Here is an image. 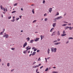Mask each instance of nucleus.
Wrapping results in <instances>:
<instances>
[{
  "label": "nucleus",
  "instance_id": "f257e3e1",
  "mask_svg": "<svg viewBox=\"0 0 73 73\" xmlns=\"http://www.w3.org/2000/svg\"><path fill=\"white\" fill-rule=\"evenodd\" d=\"M51 49L52 52H56V50H57V48H54L53 47H52L51 48Z\"/></svg>",
  "mask_w": 73,
  "mask_h": 73
},
{
  "label": "nucleus",
  "instance_id": "f03ea898",
  "mask_svg": "<svg viewBox=\"0 0 73 73\" xmlns=\"http://www.w3.org/2000/svg\"><path fill=\"white\" fill-rule=\"evenodd\" d=\"M3 37H6V38H8L9 36L8 35H7L6 33H5Z\"/></svg>",
  "mask_w": 73,
  "mask_h": 73
},
{
  "label": "nucleus",
  "instance_id": "7ed1b4c3",
  "mask_svg": "<svg viewBox=\"0 0 73 73\" xmlns=\"http://www.w3.org/2000/svg\"><path fill=\"white\" fill-rule=\"evenodd\" d=\"M62 17H58L56 19H55V20H58L59 19H60L61 18H62Z\"/></svg>",
  "mask_w": 73,
  "mask_h": 73
},
{
  "label": "nucleus",
  "instance_id": "20e7f679",
  "mask_svg": "<svg viewBox=\"0 0 73 73\" xmlns=\"http://www.w3.org/2000/svg\"><path fill=\"white\" fill-rule=\"evenodd\" d=\"M40 39V38H36V39H34V40L35 41H38L39 40V39Z\"/></svg>",
  "mask_w": 73,
  "mask_h": 73
},
{
  "label": "nucleus",
  "instance_id": "39448f33",
  "mask_svg": "<svg viewBox=\"0 0 73 73\" xmlns=\"http://www.w3.org/2000/svg\"><path fill=\"white\" fill-rule=\"evenodd\" d=\"M56 31H54L53 32V33H52V35L51 36H53L54 35H56Z\"/></svg>",
  "mask_w": 73,
  "mask_h": 73
},
{
  "label": "nucleus",
  "instance_id": "423d86ee",
  "mask_svg": "<svg viewBox=\"0 0 73 73\" xmlns=\"http://www.w3.org/2000/svg\"><path fill=\"white\" fill-rule=\"evenodd\" d=\"M56 25V23H53L52 24V26L54 28Z\"/></svg>",
  "mask_w": 73,
  "mask_h": 73
},
{
  "label": "nucleus",
  "instance_id": "0eeeda50",
  "mask_svg": "<svg viewBox=\"0 0 73 73\" xmlns=\"http://www.w3.org/2000/svg\"><path fill=\"white\" fill-rule=\"evenodd\" d=\"M27 45V42H25V44H23V48H25V47Z\"/></svg>",
  "mask_w": 73,
  "mask_h": 73
},
{
  "label": "nucleus",
  "instance_id": "6e6552de",
  "mask_svg": "<svg viewBox=\"0 0 73 73\" xmlns=\"http://www.w3.org/2000/svg\"><path fill=\"white\" fill-rule=\"evenodd\" d=\"M31 47H29V46H28L26 48V49L27 51H28L29 50V49H31Z\"/></svg>",
  "mask_w": 73,
  "mask_h": 73
},
{
  "label": "nucleus",
  "instance_id": "1a4fd4ad",
  "mask_svg": "<svg viewBox=\"0 0 73 73\" xmlns=\"http://www.w3.org/2000/svg\"><path fill=\"white\" fill-rule=\"evenodd\" d=\"M44 36H43V35H41L40 36L41 40H42V39L44 38Z\"/></svg>",
  "mask_w": 73,
  "mask_h": 73
},
{
  "label": "nucleus",
  "instance_id": "9d476101",
  "mask_svg": "<svg viewBox=\"0 0 73 73\" xmlns=\"http://www.w3.org/2000/svg\"><path fill=\"white\" fill-rule=\"evenodd\" d=\"M54 28H52L50 30V32H53V30H54Z\"/></svg>",
  "mask_w": 73,
  "mask_h": 73
},
{
  "label": "nucleus",
  "instance_id": "9b49d317",
  "mask_svg": "<svg viewBox=\"0 0 73 73\" xmlns=\"http://www.w3.org/2000/svg\"><path fill=\"white\" fill-rule=\"evenodd\" d=\"M52 11V8H50L49 9V12H50V13H51V11Z\"/></svg>",
  "mask_w": 73,
  "mask_h": 73
},
{
  "label": "nucleus",
  "instance_id": "f8f14e48",
  "mask_svg": "<svg viewBox=\"0 0 73 73\" xmlns=\"http://www.w3.org/2000/svg\"><path fill=\"white\" fill-rule=\"evenodd\" d=\"M61 44V42H60L55 43V45H59V44Z\"/></svg>",
  "mask_w": 73,
  "mask_h": 73
},
{
  "label": "nucleus",
  "instance_id": "ddd939ff",
  "mask_svg": "<svg viewBox=\"0 0 73 73\" xmlns=\"http://www.w3.org/2000/svg\"><path fill=\"white\" fill-rule=\"evenodd\" d=\"M57 35L58 36L60 35V31H58L57 32Z\"/></svg>",
  "mask_w": 73,
  "mask_h": 73
},
{
  "label": "nucleus",
  "instance_id": "4468645a",
  "mask_svg": "<svg viewBox=\"0 0 73 73\" xmlns=\"http://www.w3.org/2000/svg\"><path fill=\"white\" fill-rule=\"evenodd\" d=\"M3 10L4 11H8V10H7V8H6V9H5V8H3Z\"/></svg>",
  "mask_w": 73,
  "mask_h": 73
},
{
  "label": "nucleus",
  "instance_id": "2eb2a0df",
  "mask_svg": "<svg viewBox=\"0 0 73 73\" xmlns=\"http://www.w3.org/2000/svg\"><path fill=\"white\" fill-rule=\"evenodd\" d=\"M36 52H34L33 53V54H32V56H35V54H36Z\"/></svg>",
  "mask_w": 73,
  "mask_h": 73
},
{
  "label": "nucleus",
  "instance_id": "dca6fc26",
  "mask_svg": "<svg viewBox=\"0 0 73 73\" xmlns=\"http://www.w3.org/2000/svg\"><path fill=\"white\" fill-rule=\"evenodd\" d=\"M69 27V28H70L69 29L70 30H72V29H73V27Z\"/></svg>",
  "mask_w": 73,
  "mask_h": 73
},
{
  "label": "nucleus",
  "instance_id": "f3484780",
  "mask_svg": "<svg viewBox=\"0 0 73 73\" xmlns=\"http://www.w3.org/2000/svg\"><path fill=\"white\" fill-rule=\"evenodd\" d=\"M65 30H66V29H68L69 28V27H68V26H66L65 27Z\"/></svg>",
  "mask_w": 73,
  "mask_h": 73
},
{
  "label": "nucleus",
  "instance_id": "a211bd4d",
  "mask_svg": "<svg viewBox=\"0 0 73 73\" xmlns=\"http://www.w3.org/2000/svg\"><path fill=\"white\" fill-rule=\"evenodd\" d=\"M38 66H39L38 65V66H33V68H37V67H38Z\"/></svg>",
  "mask_w": 73,
  "mask_h": 73
},
{
  "label": "nucleus",
  "instance_id": "6ab92c4d",
  "mask_svg": "<svg viewBox=\"0 0 73 73\" xmlns=\"http://www.w3.org/2000/svg\"><path fill=\"white\" fill-rule=\"evenodd\" d=\"M26 40H27V41H29L30 40V38L29 37L27 38H26Z\"/></svg>",
  "mask_w": 73,
  "mask_h": 73
},
{
  "label": "nucleus",
  "instance_id": "aec40b11",
  "mask_svg": "<svg viewBox=\"0 0 73 73\" xmlns=\"http://www.w3.org/2000/svg\"><path fill=\"white\" fill-rule=\"evenodd\" d=\"M47 52L48 54H49V52H50V49L49 48H48Z\"/></svg>",
  "mask_w": 73,
  "mask_h": 73
},
{
  "label": "nucleus",
  "instance_id": "412c9836",
  "mask_svg": "<svg viewBox=\"0 0 73 73\" xmlns=\"http://www.w3.org/2000/svg\"><path fill=\"white\" fill-rule=\"evenodd\" d=\"M66 34H62L61 36H66Z\"/></svg>",
  "mask_w": 73,
  "mask_h": 73
},
{
  "label": "nucleus",
  "instance_id": "4be33fe9",
  "mask_svg": "<svg viewBox=\"0 0 73 73\" xmlns=\"http://www.w3.org/2000/svg\"><path fill=\"white\" fill-rule=\"evenodd\" d=\"M27 50H25H25L23 51V53L25 54L27 53Z\"/></svg>",
  "mask_w": 73,
  "mask_h": 73
},
{
  "label": "nucleus",
  "instance_id": "5701e85b",
  "mask_svg": "<svg viewBox=\"0 0 73 73\" xmlns=\"http://www.w3.org/2000/svg\"><path fill=\"white\" fill-rule=\"evenodd\" d=\"M48 70L49 68H47L46 69L45 71V72H47V71H48Z\"/></svg>",
  "mask_w": 73,
  "mask_h": 73
},
{
  "label": "nucleus",
  "instance_id": "b1692460",
  "mask_svg": "<svg viewBox=\"0 0 73 73\" xmlns=\"http://www.w3.org/2000/svg\"><path fill=\"white\" fill-rule=\"evenodd\" d=\"M33 41H34V40H31L30 41V42L31 43H33Z\"/></svg>",
  "mask_w": 73,
  "mask_h": 73
},
{
  "label": "nucleus",
  "instance_id": "393cba45",
  "mask_svg": "<svg viewBox=\"0 0 73 73\" xmlns=\"http://www.w3.org/2000/svg\"><path fill=\"white\" fill-rule=\"evenodd\" d=\"M67 25V24H64L62 25V26H63L64 27H65V26Z\"/></svg>",
  "mask_w": 73,
  "mask_h": 73
},
{
  "label": "nucleus",
  "instance_id": "a878e982",
  "mask_svg": "<svg viewBox=\"0 0 73 73\" xmlns=\"http://www.w3.org/2000/svg\"><path fill=\"white\" fill-rule=\"evenodd\" d=\"M40 58H39L38 60V61H41V59H40Z\"/></svg>",
  "mask_w": 73,
  "mask_h": 73
},
{
  "label": "nucleus",
  "instance_id": "bb28decb",
  "mask_svg": "<svg viewBox=\"0 0 73 73\" xmlns=\"http://www.w3.org/2000/svg\"><path fill=\"white\" fill-rule=\"evenodd\" d=\"M64 33H66L65 30H64L63 32V34H64Z\"/></svg>",
  "mask_w": 73,
  "mask_h": 73
},
{
  "label": "nucleus",
  "instance_id": "cd10ccee",
  "mask_svg": "<svg viewBox=\"0 0 73 73\" xmlns=\"http://www.w3.org/2000/svg\"><path fill=\"white\" fill-rule=\"evenodd\" d=\"M32 12H33V14H34L35 13V11H34V9H33Z\"/></svg>",
  "mask_w": 73,
  "mask_h": 73
},
{
  "label": "nucleus",
  "instance_id": "c85d7f7f",
  "mask_svg": "<svg viewBox=\"0 0 73 73\" xmlns=\"http://www.w3.org/2000/svg\"><path fill=\"white\" fill-rule=\"evenodd\" d=\"M52 73H58V72L56 71H53L52 72Z\"/></svg>",
  "mask_w": 73,
  "mask_h": 73
},
{
  "label": "nucleus",
  "instance_id": "c756f323",
  "mask_svg": "<svg viewBox=\"0 0 73 73\" xmlns=\"http://www.w3.org/2000/svg\"><path fill=\"white\" fill-rule=\"evenodd\" d=\"M17 3L15 4L14 5V6H17Z\"/></svg>",
  "mask_w": 73,
  "mask_h": 73
},
{
  "label": "nucleus",
  "instance_id": "7c9ffc66",
  "mask_svg": "<svg viewBox=\"0 0 73 73\" xmlns=\"http://www.w3.org/2000/svg\"><path fill=\"white\" fill-rule=\"evenodd\" d=\"M68 39H69V40H70V39H73V38L72 37H70V38H69Z\"/></svg>",
  "mask_w": 73,
  "mask_h": 73
},
{
  "label": "nucleus",
  "instance_id": "2f4dec72",
  "mask_svg": "<svg viewBox=\"0 0 73 73\" xmlns=\"http://www.w3.org/2000/svg\"><path fill=\"white\" fill-rule=\"evenodd\" d=\"M1 8L2 10H3V6H1Z\"/></svg>",
  "mask_w": 73,
  "mask_h": 73
},
{
  "label": "nucleus",
  "instance_id": "473e14b6",
  "mask_svg": "<svg viewBox=\"0 0 73 73\" xmlns=\"http://www.w3.org/2000/svg\"><path fill=\"white\" fill-rule=\"evenodd\" d=\"M4 31H3L1 33L0 35H3V33H4Z\"/></svg>",
  "mask_w": 73,
  "mask_h": 73
},
{
  "label": "nucleus",
  "instance_id": "72a5a7b5",
  "mask_svg": "<svg viewBox=\"0 0 73 73\" xmlns=\"http://www.w3.org/2000/svg\"><path fill=\"white\" fill-rule=\"evenodd\" d=\"M36 20H35L33 22V23H36Z\"/></svg>",
  "mask_w": 73,
  "mask_h": 73
},
{
  "label": "nucleus",
  "instance_id": "f704fd0d",
  "mask_svg": "<svg viewBox=\"0 0 73 73\" xmlns=\"http://www.w3.org/2000/svg\"><path fill=\"white\" fill-rule=\"evenodd\" d=\"M16 12V11H14L12 12V13H15Z\"/></svg>",
  "mask_w": 73,
  "mask_h": 73
},
{
  "label": "nucleus",
  "instance_id": "c9c22d12",
  "mask_svg": "<svg viewBox=\"0 0 73 73\" xmlns=\"http://www.w3.org/2000/svg\"><path fill=\"white\" fill-rule=\"evenodd\" d=\"M20 18H17V19H16V20L17 21H18V20H19V19Z\"/></svg>",
  "mask_w": 73,
  "mask_h": 73
},
{
  "label": "nucleus",
  "instance_id": "e433bc0d",
  "mask_svg": "<svg viewBox=\"0 0 73 73\" xmlns=\"http://www.w3.org/2000/svg\"><path fill=\"white\" fill-rule=\"evenodd\" d=\"M45 0H43V4H45Z\"/></svg>",
  "mask_w": 73,
  "mask_h": 73
},
{
  "label": "nucleus",
  "instance_id": "4c0bfd02",
  "mask_svg": "<svg viewBox=\"0 0 73 73\" xmlns=\"http://www.w3.org/2000/svg\"><path fill=\"white\" fill-rule=\"evenodd\" d=\"M37 48L36 49V48H35L34 50V52H36V50H37Z\"/></svg>",
  "mask_w": 73,
  "mask_h": 73
},
{
  "label": "nucleus",
  "instance_id": "58836bf2",
  "mask_svg": "<svg viewBox=\"0 0 73 73\" xmlns=\"http://www.w3.org/2000/svg\"><path fill=\"white\" fill-rule=\"evenodd\" d=\"M11 21H12L13 22H14L15 21V19H13V20H11Z\"/></svg>",
  "mask_w": 73,
  "mask_h": 73
},
{
  "label": "nucleus",
  "instance_id": "ea45409f",
  "mask_svg": "<svg viewBox=\"0 0 73 73\" xmlns=\"http://www.w3.org/2000/svg\"><path fill=\"white\" fill-rule=\"evenodd\" d=\"M11 50H15V48H11Z\"/></svg>",
  "mask_w": 73,
  "mask_h": 73
},
{
  "label": "nucleus",
  "instance_id": "a19ab883",
  "mask_svg": "<svg viewBox=\"0 0 73 73\" xmlns=\"http://www.w3.org/2000/svg\"><path fill=\"white\" fill-rule=\"evenodd\" d=\"M47 20H48V19H47V18H45V19H44V21H47Z\"/></svg>",
  "mask_w": 73,
  "mask_h": 73
},
{
  "label": "nucleus",
  "instance_id": "79ce46f5",
  "mask_svg": "<svg viewBox=\"0 0 73 73\" xmlns=\"http://www.w3.org/2000/svg\"><path fill=\"white\" fill-rule=\"evenodd\" d=\"M45 60H46V62H47V59L46 58H45Z\"/></svg>",
  "mask_w": 73,
  "mask_h": 73
},
{
  "label": "nucleus",
  "instance_id": "37998d69",
  "mask_svg": "<svg viewBox=\"0 0 73 73\" xmlns=\"http://www.w3.org/2000/svg\"><path fill=\"white\" fill-rule=\"evenodd\" d=\"M9 63H8L7 64V66H9Z\"/></svg>",
  "mask_w": 73,
  "mask_h": 73
},
{
  "label": "nucleus",
  "instance_id": "c03bdc74",
  "mask_svg": "<svg viewBox=\"0 0 73 73\" xmlns=\"http://www.w3.org/2000/svg\"><path fill=\"white\" fill-rule=\"evenodd\" d=\"M57 40H54L53 41V42H57Z\"/></svg>",
  "mask_w": 73,
  "mask_h": 73
},
{
  "label": "nucleus",
  "instance_id": "a18cd8bd",
  "mask_svg": "<svg viewBox=\"0 0 73 73\" xmlns=\"http://www.w3.org/2000/svg\"><path fill=\"white\" fill-rule=\"evenodd\" d=\"M57 15H59V13H57L56 14V16H57Z\"/></svg>",
  "mask_w": 73,
  "mask_h": 73
},
{
  "label": "nucleus",
  "instance_id": "49530a36",
  "mask_svg": "<svg viewBox=\"0 0 73 73\" xmlns=\"http://www.w3.org/2000/svg\"><path fill=\"white\" fill-rule=\"evenodd\" d=\"M42 68H43V66H42L40 67V69H42Z\"/></svg>",
  "mask_w": 73,
  "mask_h": 73
},
{
  "label": "nucleus",
  "instance_id": "de8ad7c7",
  "mask_svg": "<svg viewBox=\"0 0 73 73\" xmlns=\"http://www.w3.org/2000/svg\"><path fill=\"white\" fill-rule=\"evenodd\" d=\"M38 69H36V72H38Z\"/></svg>",
  "mask_w": 73,
  "mask_h": 73
},
{
  "label": "nucleus",
  "instance_id": "09e8293b",
  "mask_svg": "<svg viewBox=\"0 0 73 73\" xmlns=\"http://www.w3.org/2000/svg\"><path fill=\"white\" fill-rule=\"evenodd\" d=\"M58 41H60V39H57Z\"/></svg>",
  "mask_w": 73,
  "mask_h": 73
},
{
  "label": "nucleus",
  "instance_id": "8fccbe9b",
  "mask_svg": "<svg viewBox=\"0 0 73 73\" xmlns=\"http://www.w3.org/2000/svg\"><path fill=\"white\" fill-rule=\"evenodd\" d=\"M40 52V50H37V52Z\"/></svg>",
  "mask_w": 73,
  "mask_h": 73
},
{
  "label": "nucleus",
  "instance_id": "3c124183",
  "mask_svg": "<svg viewBox=\"0 0 73 73\" xmlns=\"http://www.w3.org/2000/svg\"><path fill=\"white\" fill-rule=\"evenodd\" d=\"M46 16V14L45 13L44 15V16Z\"/></svg>",
  "mask_w": 73,
  "mask_h": 73
},
{
  "label": "nucleus",
  "instance_id": "603ef678",
  "mask_svg": "<svg viewBox=\"0 0 73 73\" xmlns=\"http://www.w3.org/2000/svg\"><path fill=\"white\" fill-rule=\"evenodd\" d=\"M21 17H22V16L21 15L20 16H19V17L20 19H21Z\"/></svg>",
  "mask_w": 73,
  "mask_h": 73
},
{
  "label": "nucleus",
  "instance_id": "864d4df0",
  "mask_svg": "<svg viewBox=\"0 0 73 73\" xmlns=\"http://www.w3.org/2000/svg\"><path fill=\"white\" fill-rule=\"evenodd\" d=\"M32 54H30L29 56V57H31V56H32Z\"/></svg>",
  "mask_w": 73,
  "mask_h": 73
},
{
  "label": "nucleus",
  "instance_id": "5fc2aeb1",
  "mask_svg": "<svg viewBox=\"0 0 73 73\" xmlns=\"http://www.w3.org/2000/svg\"><path fill=\"white\" fill-rule=\"evenodd\" d=\"M8 18L9 19H11V17L10 16V17H9Z\"/></svg>",
  "mask_w": 73,
  "mask_h": 73
},
{
  "label": "nucleus",
  "instance_id": "6e6d98bb",
  "mask_svg": "<svg viewBox=\"0 0 73 73\" xmlns=\"http://www.w3.org/2000/svg\"><path fill=\"white\" fill-rule=\"evenodd\" d=\"M68 25H71V23H68Z\"/></svg>",
  "mask_w": 73,
  "mask_h": 73
},
{
  "label": "nucleus",
  "instance_id": "4d7b16f0",
  "mask_svg": "<svg viewBox=\"0 0 73 73\" xmlns=\"http://www.w3.org/2000/svg\"><path fill=\"white\" fill-rule=\"evenodd\" d=\"M36 64V62H34L33 63V64Z\"/></svg>",
  "mask_w": 73,
  "mask_h": 73
},
{
  "label": "nucleus",
  "instance_id": "13d9d810",
  "mask_svg": "<svg viewBox=\"0 0 73 73\" xmlns=\"http://www.w3.org/2000/svg\"><path fill=\"white\" fill-rule=\"evenodd\" d=\"M28 53H30V51H29L28 52Z\"/></svg>",
  "mask_w": 73,
  "mask_h": 73
},
{
  "label": "nucleus",
  "instance_id": "bf43d9fd",
  "mask_svg": "<svg viewBox=\"0 0 73 73\" xmlns=\"http://www.w3.org/2000/svg\"><path fill=\"white\" fill-rule=\"evenodd\" d=\"M68 43H69V41H68L66 42V44H67Z\"/></svg>",
  "mask_w": 73,
  "mask_h": 73
},
{
  "label": "nucleus",
  "instance_id": "052dcab7",
  "mask_svg": "<svg viewBox=\"0 0 73 73\" xmlns=\"http://www.w3.org/2000/svg\"><path fill=\"white\" fill-rule=\"evenodd\" d=\"M35 47H33V49H34V50H35Z\"/></svg>",
  "mask_w": 73,
  "mask_h": 73
},
{
  "label": "nucleus",
  "instance_id": "680f3d73",
  "mask_svg": "<svg viewBox=\"0 0 73 73\" xmlns=\"http://www.w3.org/2000/svg\"><path fill=\"white\" fill-rule=\"evenodd\" d=\"M41 65V64H39V65H38V66H40Z\"/></svg>",
  "mask_w": 73,
  "mask_h": 73
},
{
  "label": "nucleus",
  "instance_id": "e2e57ef3",
  "mask_svg": "<svg viewBox=\"0 0 73 73\" xmlns=\"http://www.w3.org/2000/svg\"><path fill=\"white\" fill-rule=\"evenodd\" d=\"M14 70V69L12 70H11V72H13V71Z\"/></svg>",
  "mask_w": 73,
  "mask_h": 73
},
{
  "label": "nucleus",
  "instance_id": "0e129e2a",
  "mask_svg": "<svg viewBox=\"0 0 73 73\" xmlns=\"http://www.w3.org/2000/svg\"><path fill=\"white\" fill-rule=\"evenodd\" d=\"M0 62H1V59H0Z\"/></svg>",
  "mask_w": 73,
  "mask_h": 73
},
{
  "label": "nucleus",
  "instance_id": "69168bd1",
  "mask_svg": "<svg viewBox=\"0 0 73 73\" xmlns=\"http://www.w3.org/2000/svg\"><path fill=\"white\" fill-rule=\"evenodd\" d=\"M21 32H23V31L21 30Z\"/></svg>",
  "mask_w": 73,
  "mask_h": 73
},
{
  "label": "nucleus",
  "instance_id": "338daca9",
  "mask_svg": "<svg viewBox=\"0 0 73 73\" xmlns=\"http://www.w3.org/2000/svg\"><path fill=\"white\" fill-rule=\"evenodd\" d=\"M64 23H68L67 22H64Z\"/></svg>",
  "mask_w": 73,
  "mask_h": 73
},
{
  "label": "nucleus",
  "instance_id": "774afa93",
  "mask_svg": "<svg viewBox=\"0 0 73 73\" xmlns=\"http://www.w3.org/2000/svg\"><path fill=\"white\" fill-rule=\"evenodd\" d=\"M50 58V57H48V58H47V59H49V58Z\"/></svg>",
  "mask_w": 73,
  "mask_h": 73
}]
</instances>
